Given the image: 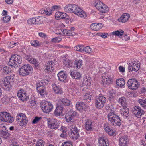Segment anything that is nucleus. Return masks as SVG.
I'll return each mask as SVG.
<instances>
[{"mask_svg": "<svg viewBox=\"0 0 146 146\" xmlns=\"http://www.w3.org/2000/svg\"><path fill=\"white\" fill-rule=\"evenodd\" d=\"M107 111L110 112L107 115L108 121L114 125L120 126L121 122L120 117L114 113V109L112 105L106 107Z\"/></svg>", "mask_w": 146, "mask_h": 146, "instance_id": "f257e3e1", "label": "nucleus"}, {"mask_svg": "<svg viewBox=\"0 0 146 146\" xmlns=\"http://www.w3.org/2000/svg\"><path fill=\"white\" fill-rule=\"evenodd\" d=\"M64 10L66 12L73 13L81 18H85L87 17L85 12L74 4H69L66 5L64 7Z\"/></svg>", "mask_w": 146, "mask_h": 146, "instance_id": "f03ea898", "label": "nucleus"}, {"mask_svg": "<svg viewBox=\"0 0 146 146\" xmlns=\"http://www.w3.org/2000/svg\"><path fill=\"white\" fill-rule=\"evenodd\" d=\"M32 67L29 64H25L19 70V74L22 76H26L31 74L32 72Z\"/></svg>", "mask_w": 146, "mask_h": 146, "instance_id": "7ed1b4c3", "label": "nucleus"}, {"mask_svg": "<svg viewBox=\"0 0 146 146\" xmlns=\"http://www.w3.org/2000/svg\"><path fill=\"white\" fill-rule=\"evenodd\" d=\"M42 110L44 113H48L51 111L53 108V105L48 101H43L40 104Z\"/></svg>", "mask_w": 146, "mask_h": 146, "instance_id": "20e7f679", "label": "nucleus"}, {"mask_svg": "<svg viewBox=\"0 0 146 146\" xmlns=\"http://www.w3.org/2000/svg\"><path fill=\"white\" fill-rule=\"evenodd\" d=\"M113 77L112 74H107L105 73L102 76V84L104 86H108L113 83Z\"/></svg>", "mask_w": 146, "mask_h": 146, "instance_id": "39448f33", "label": "nucleus"}, {"mask_svg": "<svg viewBox=\"0 0 146 146\" xmlns=\"http://www.w3.org/2000/svg\"><path fill=\"white\" fill-rule=\"evenodd\" d=\"M16 118L17 123L20 126L26 125L28 122L27 118L25 114L19 113L17 115Z\"/></svg>", "mask_w": 146, "mask_h": 146, "instance_id": "423d86ee", "label": "nucleus"}, {"mask_svg": "<svg viewBox=\"0 0 146 146\" xmlns=\"http://www.w3.org/2000/svg\"><path fill=\"white\" fill-rule=\"evenodd\" d=\"M95 5L96 9L102 13H106L109 11L108 7L100 1H96Z\"/></svg>", "mask_w": 146, "mask_h": 146, "instance_id": "0eeeda50", "label": "nucleus"}, {"mask_svg": "<svg viewBox=\"0 0 146 146\" xmlns=\"http://www.w3.org/2000/svg\"><path fill=\"white\" fill-rule=\"evenodd\" d=\"M22 59L20 56L17 54H13L9 59V64L11 66L20 64L22 62Z\"/></svg>", "mask_w": 146, "mask_h": 146, "instance_id": "6e6552de", "label": "nucleus"}, {"mask_svg": "<svg viewBox=\"0 0 146 146\" xmlns=\"http://www.w3.org/2000/svg\"><path fill=\"white\" fill-rule=\"evenodd\" d=\"M106 98L102 94H100L99 97L95 100V104L96 107L101 108H102L106 102Z\"/></svg>", "mask_w": 146, "mask_h": 146, "instance_id": "1a4fd4ad", "label": "nucleus"}, {"mask_svg": "<svg viewBox=\"0 0 146 146\" xmlns=\"http://www.w3.org/2000/svg\"><path fill=\"white\" fill-rule=\"evenodd\" d=\"M0 120L5 122L12 123L13 121V118L9 113L6 112H1Z\"/></svg>", "mask_w": 146, "mask_h": 146, "instance_id": "9d476101", "label": "nucleus"}, {"mask_svg": "<svg viewBox=\"0 0 146 146\" xmlns=\"http://www.w3.org/2000/svg\"><path fill=\"white\" fill-rule=\"evenodd\" d=\"M127 85L129 89L134 90L138 88L139 86V84L135 79H131L128 80Z\"/></svg>", "mask_w": 146, "mask_h": 146, "instance_id": "9b49d317", "label": "nucleus"}, {"mask_svg": "<svg viewBox=\"0 0 146 146\" xmlns=\"http://www.w3.org/2000/svg\"><path fill=\"white\" fill-rule=\"evenodd\" d=\"M13 78L10 76L6 77L4 78L1 84L2 88L5 89H7V88H8L9 89L10 86V82L11 79H12V80Z\"/></svg>", "mask_w": 146, "mask_h": 146, "instance_id": "f8f14e48", "label": "nucleus"}, {"mask_svg": "<svg viewBox=\"0 0 146 146\" xmlns=\"http://www.w3.org/2000/svg\"><path fill=\"white\" fill-rule=\"evenodd\" d=\"M134 114L137 118L141 117L142 114L144 113V111L139 106H135L132 110Z\"/></svg>", "mask_w": 146, "mask_h": 146, "instance_id": "ddd939ff", "label": "nucleus"}, {"mask_svg": "<svg viewBox=\"0 0 146 146\" xmlns=\"http://www.w3.org/2000/svg\"><path fill=\"white\" fill-rule=\"evenodd\" d=\"M76 112L72 110H70L66 113L65 116V119L67 122L69 123L71 121L72 119L75 116Z\"/></svg>", "mask_w": 146, "mask_h": 146, "instance_id": "4468645a", "label": "nucleus"}, {"mask_svg": "<svg viewBox=\"0 0 146 146\" xmlns=\"http://www.w3.org/2000/svg\"><path fill=\"white\" fill-rule=\"evenodd\" d=\"M129 142L128 136L124 135L120 137L119 139V143L120 146H127Z\"/></svg>", "mask_w": 146, "mask_h": 146, "instance_id": "2eb2a0df", "label": "nucleus"}, {"mask_svg": "<svg viewBox=\"0 0 146 146\" xmlns=\"http://www.w3.org/2000/svg\"><path fill=\"white\" fill-rule=\"evenodd\" d=\"M17 95L19 99L23 101H26L28 98L27 94L23 90H19L17 94Z\"/></svg>", "mask_w": 146, "mask_h": 146, "instance_id": "dca6fc26", "label": "nucleus"}, {"mask_svg": "<svg viewBox=\"0 0 146 146\" xmlns=\"http://www.w3.org/2000/svg\"><path fill=\"white\" fill-rule=\"evenodd\" d=\"M24 58L28 61L33 64L36 67L38 66L39 65V62L35 59L33 58L30 55H25Z\"/></svg>", "mask_w": 146, "mask_h": 146, "instance_id": "f3484780", "label": "nucleus"}, {"mask_svg": "<svg viewBox=\"0 0 146 146\" xmlns=\"http://www.w3.org/2000/svg\"><path fill=\"white\" fill-rule=\"evenodd\" d=\"M98 143L100 146H109L108 140L103 137L99 138Z\"/></svg>", "mask_w": 146, "mask_h": 146, "instance_id": "a211bd4d", "label": "nucleus"}, {"mask_svg": "<svg viewBox=\"0 0 146 146\" xmlns=\"http://www.w3.org/2000/svg\"><path fill=\"white\" fill-rule=\"evenodd\" d=\"M121 115L123 116L124 118H127L129 115V110L128 108L126 106L125 107H123L122 108L120 111Z\"/></svg>", "mask_w": 146, "mask_h": 146, "instance_id": "6ab92c4d", "label": "nucleus"}, {"mask_svg": "<svg viewBox=\"0 0 146 146\" xmlns=\"http://www.w3.org/2000/svg\"><path fill=\"white\" fill-rule=\"evenodd\" d=\"M86 106L85 104L83 102H78L76 105V109L80 111L84 110Z\"/></svg>", "mask_w": 146, "mask_h": 146, "instance_id": "aec40b11", "label": "nucleus"}, {"mask_svg": "<svg viewBox=\"0 0 146 146\" xmlns=\"http://www.w3.org/2000/svg\"><path fill=\"white\" fill-rule=\"evenodd\" d=\"M55 18L56 19H68L69 18L68 15L66 13L61 12H57L55 15Z\"/></svg>", "mask_w": 146, "mask_h": 146, "instance_id": "412c9836", "label": "nucleus"}, {"mask_svg": "<svg viewBox=\"0 0 146 146\" xmlns=\"http://www.w3.org/2000/svg\"><path fill=\"white\" fill-rule=\"evenodd\" d=\"M36 89L38 92L41 96L46 95V88L43 85L39 86H37Z\"/></svg>", "mask_w": 146, "mask_h": 146, "instance_id": "4be33fe9", "label": "nucleus"}, {"mask_svg": "<svg viewBox=\"0 0 146 146\" xmlns=\"http://www.w3.org/2000/svg\"><path fill=\"white\" fill-rule=\"evenodd\" d=\"M64 108L61 105H58L56 107L54 112V114L56 116H60L62 114Z\"/></svg>", "mask_w": 146, "mask_h": 146, "instance_id": "5701e85b", "label": "nucleus"}, {"mask_svg": "<svg viewBox=\"0 0 146 146\" xmlns=\"http://www.w3.org/2000/svg\"><path fill=\"white\" fill-rule=\"evenodd\" d=\"M130 18L129 15L127 13H124L121 16V17L119 18L118 21L119 22L125 23Z\"/></svg>", "mask_w": 146, "mask_h": 146, "instance_id": "b1692460", "label": "nucleus"}, {"mask_svg": "<svg viewBox=\"0 0 146 146\" xmlns=\"http://www.w3.org/2000/svg\"><path fill=\"white\" fill-rule=\"evenodd\" d=\"M102 27V24L100 23H94L90 25V28L92 30L96 31L100 29Z\"/></svg>", "mask_w": 146, "mask_h": 146, "instance_id": "393cba45", "label": "nucleus"}, {"mask_svg": "<svg viewBox=\"0 0 146 146\" xmlns=\"http://www.w3.org/2000/svg\"><path fill=\"white\" fill-rule=\"evenodd\" d=\"M92 121L90 119H87L85 121V128L87 131H91L92 129L93 125Z\"/></svg>", "mask_w": 146, "mask_h": 146, "instance_id": "a878e982", "label": "nucleus"}, {"mask_svg": "<svg viewBox=\"0 0 146 146\" xmlns=\"http://www.w3.org/2000/svg\"><path fill=\"white\" fill-rule=\"evenodd\" d=\"M52 86L53 90L55 94H60L62 93L61 89L59 85L54 84H52Z\"/></svg>", "mask_w": 146, "mask_h": 146, "instance_id": "bb28decb", "label": "nucleus"}, {"mask_svg": "<svg viewBox=\"0 0 146 146\" xmlns=\"http://www.w3.org/2000/svg\"><path fill=\"white\" fill-rule=\"evenodd\" d=\"M48 127L52 129H58L59 125L56 122H55L53 120L49 121L48 122Z\"/></svg>", "mask_w": 146, "mask_h": 146, "instance_id": "cd10ccee", "label": "nucleus"}, {"mask_svg": "<svg viewBox=\"0 0 146 146\" xmlns=\"http://www.w3.org/2000/svg\"><path fill=\"white\" fill-rule=\"evenodd\" d=\"M55 65L54 63L52 61H50L48 62L46 64V70L49 72L52 71L54 68Z\"/></svg>", "mask_w": 146, "mask_h": 146, "instance_id": "c85d7f7f", "label": "nucleus"}, {"mask_svg": "<svg viewBox=\"0 0 146 146\" xmlns=\"http://www.w3.org/2000/svg\"><path fill=\"white\" fill-rule=\"evenodd\" d=\"M59 80L61 81L64 82L67 78V75L63 71H61L59 72L57 74Z\"/></svg>", "mask_w": 146, "mask_h": 146, "instance_id": "c756f323", "label": "nucleus"}, {"mask_svg": "<svg viewBox=\"0 0 146 146\" xmlns=\"http://www.w3.org/2000/svg\"><path fill=\"white\" fill-rule=\"evenodd\" d=\"M30 43L34 47H39L42 46L43 43L36 40H32L30 41Z\"/></svg>", "mask_w": 146, "mask_h": 146, "instance_id": "7c9ffc66", "label": "nucleus"}, {"mask_svg": "<svg viewBox=\"0 0 146 146\" xmlns=\"http://www.w3.org/2000/svg\"><path fill=\"white\" fill-rule=\"evenodd\" d=\"M104 127L105 131L110 135H114L115 133L114 131L108 125H105Z\"/></svg>", "mask_w": 146, "mask_h": 146, "instance_id": "2f4dec72", "label": "nucleus"}, {"mask_svg": "<svg viewBox=\"0 0 146 146\" xmlns=\"http://www.w3.org/2000/svg\"><path fill=\"white\" fill-rule=\"evenodd\" d=\"M70 75L73 78L78 79L81 77L80 74L79 72L76 71L70 70Z\"/></svg>", "mask_w": 146, "mask_h": 146, "instance_id": "473e14b6", "label": "nucleus"}, {"mask_svg": "<svg viewBox=\"0 0 146 146\" xmlns=\"http://www.w3.org/2000/svg\"><path fill=\"white\" fill-rule=\"evenodd\" d=\"M118 103L121 105L123 107L126 106L127 102L125 98L124 97H121L119 98L117 101Z\"/></svg>", "mask_w": 146, "mask_h": 146, "instance_id": "72a5a7b5", "label": "nucleus"}, {"mask_svg": "<svg viewBox=\"0 0 146 146\" xmlns=\"http://www.w3.org/2000/svg\"><path fill=\"white\" fill-rule=\"evenodd\" d=\"M83 81L82 85L84 86H88L91 84V80H90V78L85 76L83 78Z\"/></svg>", "mask_w": 146, "mask_h": 146, "instance_id": "f704fd0d", "label": "nucleus"}, {"mask_svg": "<svg viewBox=\"0 0 146 146\" xmlns=\"http://www.w3.org/2000/svg\"><path fill=\"white\" fill-rule=\"evenodd\" d=\"M68 133L70 135L71 137L74 139H76L79 137V133L77 130L69 132Z\"/></svg>", "mask_w": 146, "mask_h": 146, "instance_id": "c9c22d12", "label": "nucleus"}, {"mask_svg": "<svg viewBox=\"0 0 146 146\" xmlns=\"http://www.w3.org/2000/svg\"><path fill=\"white\" fill-rule=\"evenodd\" d=\"M84 47L83 45L81 44L77 45L74 48V49L76 51L82 52H84Z\"/></svg>", "mask_w": 146, "mask_h": 146, "instance_id": "e433bc0d", "label": "nucleus"}, {"mask_svg": "<svg viewBox=\"0 0 146 146\" xmlns=\"http://www.w3.org/2000/svg\"><path fill=\"white\" fill-rule=\"evenodd\" d=\"M77 130V129L74 123H70L68 127L69 132Z\"/></svg>", "mask_w": 146, "mask_h": 146, "instance_id": "4c0bfd02", "label": "nucleus"}, {"mask_svg": "<svg viewBox=\"0 0 146 146\" xmlns=\"http://www.w3.org/2000/svg\"><path fill=\"white\" fill-rule=\"evenodd\" d=\"M116 84L120 86H123L125 83V82L124 79L121 78L119 79H117L116 80Z\"/></svg>", "mask_w": 146, "mask_h": 146, "instance_id": "58836bf2", "label": "nucleus"}, {"mask_svg": "<svg viewBox=\"0 0 146 146\" xmlns=\"http://www.w3.org/2000/svg\"><path fill=\"white\" fill-rule=\"evenodd\" d=\"M82 64V60H76L75 61L74 67L75 68H79L81 67Z\"/></svg>", "mask_w": 146, "mask_h": 146, "instance_id": "ea45409f", "label": "nucleus"}, {"mask_svg": "<svg viewBox=\"0 0 146 146\" xmlns=\"http://www.w3.org/2000/svg\"><path fill=\"white\" fill-rule=\"evenodd\" d=\"M131 64H133L132 66L134 69V71H137L139 68V64L138 63H137L135 61L131 62Z\"/></svg>", "mask_w": 146, "mask_h": 146, "instance_id": "a19ab883", "label": "nucleus"}, {"mask_svg": "<svg viewBox=\"0 0 146 146\" xmlns=\"http://www.w3.org/2000/svg\"><path fill=\"white\" fill-rule=\"evenodd\" d=\"M62 104L66 106H69L70 104V101L66 98H63L60 100Z\"/></svg>", "mask_w": 146, "mask_h": 146, "instance_id": "79ce46f5", "label": "nucleus"}, {"mask_svg": "<svg viewBox=\"0 0 146 146\" xmlns=\"http://www.w3.org/2000/svg\"><path fill=\"white\" fill-rule=\"evenodd\" d=\"M123 33L124 31L122 30H119L113 32L111 33L114 35L120 36L123 35Z\"/></svg>", "mask_w": 146, "mask_h": 146, "instance_id": "37998d69", "label": "nucleus"}, {"mask_svg": "<svg viewBox=\"0 0 146 146\" xmlns=\"http://www.w3.org/2000/svg\"><path fill=\"white\" fill-rule=\"evenodd\" d=\"M2 137L5 139H8L10 136V134L8 132L2 130L1 133Z\"/></svg>", "mask_w": 146, "mask_h": 146, "instance_id": "c03bdc74", "label": "nucleus"}, {"mask_svg": "<svg viewBox=\"0 0 146 146\" xmlns=\"http://www.w3.org/2000/svg\"><path fill=\"white\" fill-rule=\"evenodd\" d=\"M61 130H62V133L60 135V136L62 137H66V135L67 128L66 127L62 126L61 127Z\"/></svg>", "mask_w": 146, "mask_h": 146, "instance_id": "a18cd8bd", "label": "nucleus"}, {"mask_svg": "<svg viewBox=\"0 0 146 146\" xmlns=\"http://www.w3.org/2000/svg\"><path fill=\"white\" fill-rule=\"evenodd\" d=\"M84 52L85 51L86 53L89 54H92L93 53V51L92 48L89 46H86L85 47H84Z\"/></svg>", "mask_w": 146, "mask_h": 146, "instance_id": "49530a36", "label": "nucleus"}, {"mask_svg": "<svg viewBox=\"0 0 146 146\" xmlns=\"http://www.w3.org/2000/svg\"><path fill=\"white\" fill-rule=\"evenodd\" d=\"M36 24H40L43 22L42 17H36L35 18Z\"/></svg>", "mask_w": 146, "mask_h": 146, "instance_id": "de8ad7c7", "label": "nucleus"}, {"mask_svg": "<svg viewBox=\"0 0 146 146\" xmlns=\"http://www.w3.org/2000/svg\"><path fill=\"white\" fill-rule=\"evenodd\" d=\"M2 70L3 73L5 74H7L11 72L12 71L10 68L7 66L4 67L3 68Z\"/></svg>", "mask_w": 146, "mask_h": 146, "instance_id": "09e8293b", "label": "nucleus"}, {"mask_svg": "<svg viewBox=\"0 0 146 146\" xmlns=\"http://www.w3.org/2000/svg\"><path fill=\"white\" fill-rule=\"evenodd\" d=\"M64 35L67 36H72L74 35L73 33H72L70 30L64 29Z\"/></svg>", "mask_w": 146, "mask_h": 146, "instance_id": "8fccbe9b", "label": "nucleus"}, {"mask_svg": "<svg viewBox=\"0 0 146 146\" xmlns=\"http://www.w3.org/2000/svg\"><path fill=\"white\" fill-rule=\"evenodd\" d=\"M63 63L68 68L72 67V63L68 60H64Z\"/></svg>", "mask_w": 146, "mask_h": 146, "instance_id": "3c124183", "label": "nucleus"}, {"mask_svg": "<svg viewBox=\"0 0 146 146\" xmlns=\"http://www.w3.org/2000/svg\"><path fill=\"white\" fill-rule=\"evenodd\" d=\"M138 102L140 104L141 106L144 108L146 107V100H143L139 99Z\"/></svg>", "mask_w": 146, "mask_h": 146, "instance_id": "603ef678", "label": "nucleus"}, {"mask_svg": "<svg viewBox=\"0 0 146 146\" xmlns=\"http://www.w3.org/2000/svg\"><path fill=\"white\" fill-rule=\"evenodd\" d=\"M92 98L91 96L88 93H86L84 96V99L88 101V102H90Z\"/></svg>", "mask_w": 146, "mask_h": 146, "instance_id": "864d4df0", "label": "nucleus"}, {"mask_svg": "<svg viewBox=\"0 0 146 146\" xmlns=\"http://www.w3.org/2000/svg\"><path fill=\"white\" fill-rule=\"evenodd\" d=\"M98 35L104 38H107L109 36L108 34L106 33H98Z\"/></svg>", "mask_w": 146, "mask_h": 146, "instance_id": "5fc2aeb1", "label": "nucleus"}, {"mask_svg": "<svg viewBox=\"0 0 146 146\" xmlns=\"http://www.w3.org/2000/svg\"><path fill=\"white\" fill-rule=\"evenodd\" d=\"M63 32H64V29H59L56 30L55 33L57 34L63 35L64 33Z\"/></svg>", "mask_w": 146, "mask_h": 146, "instance_id": "6e6d98bb", "label": "nucleus"}, {"mask_svg": "<svg viewBox=\"0 0 146 146\" xmlns=\"http://www.w3.org/2000/svg\"><path fill=\"white\" fill-rule=\"evenodd\" d=\"M62 40V38L59 37H56L52 39L51 40V41L53 42H59L61 41Z\"/></svg>", "mask_w": 146, "mask_h": 146, "instance_id": "4d7b16f0", "label": "nucleus"}, {"mask_svg": "<svg viewBox=\"0 0 146 146\" xmlns=\"http://www.w3.org/2000/svg\"><path fill=\"white\" fill-rule=\"evenodd\" d=\"M10 19V17L9 16H7L3 17V21L4 23H6L8 22Z\"/></svg>", "mask_w": 146, "mask_h": 146, "instance_id": "13d9d810", "label": "nucleus"}, {"mask_svg": "<svg viewBox=\"0 0 146 146\" xmlns=\"http://www.w3.org/2000/svg\"><path fill=\"white\" fill-rule=\"evenodd\" d=\"M36 146H44V142L43 140H39L36 143Z\"/></svg>", "mask_w": 146, "mask_h": 146, "instance_id": "bf43d9fd", "label": "nucleus"}, {"mask_svg": "<svg viewBox=\"0 0 146 146\" xmlns=\"http://www.w3.org/2000/svg\"><path fill=\"white\" fill-rule=\"evenodd\" d=\"M35 18H33L29 19L27 21L28 24H36Z\"/></svg>", "mask_w": 146, "mask_h": 146, "instance_id": "052dcab7", "label": "nucleus"}, {"mask_svg": "<svg viewBox=\"0 0 146 146\" xmlns=\"http://www.w3.org/2000/svg\"><path fill=\"white\" fill-rule=\"evenodd\" d=\"M115 94L114 90H112L109 91L108 95L110 98H112L114 96Z\"/></svg>", "mask_w": 146, "mask_h": 146, "instance_id": "680f3d73", "label": "nucleus"}, {"mask_svg": "<svg viewBox=\"0 0 146 146\" xmlns=\"http://www.w3.org/2000/svg\"><path fill=\"white\" fill-rule=\"evenodd\" d=\"M41 119L40 117H36L35 119H33L32 122L33 124H35L37 123Z\"/></svg>", "mask_w": 146, "mask_h": 146, "instance_id": "e2e57ef3", "label": "nucleus"}, {"mask_svg": "<svg viewBox=\"0 0 146 146\" xmlns=\"http://www.w3.org/2000/svg\"><path fill=\"white\" fill-rule=\"evenodd\" d=\"M61 146H72V145L71 143L67 142L63 143Z\"/></svg>", "mask_w": 146, "mask_h": 146, "instance_id": "0e129e2a", "label": "nucleus"}, {"mask_svg": "<svg viewBox=\"0 0 146 146\" xmlns=\"http://www.w3.org/2000/svg\"><path fill=\"white\" fill-rule=\"evenodd\" d=\"M133 64H131V63H130L128 66V70L129 71V72H131L133 71H134V69L133 67H132Z\"/></svg>", "mask_w": 146, "mask_h": 146, "instance_id": "69168bd1", "label": "nucleus"}, {"mask_svg": "<svg viewBox=\"0 0 146 146\" xmlns=\"http://www.w3.org/2000/svg\"><path fill=\"white\" fill-rule=\"evenodd\" d=\"M46 11L45 13L46 14V15L48 16H49L52 14V10L50 9H46Z\"/></svg>", "mask_w": 146, "mask_h": 146, "instance_id": "338daca9", "label": "nucleus"}, {"mask_svg": "<svg viewBox=\"0 0 146 146\" xmlns=\"http://www.w3.org/2000/svg\"><path fill=\"white\" fill-rule=\"evenodd\" d=\"M37 101L35 100H34L31 101V105L32 106H36L37 104Z\"/></svg>", "mask_w": 146, "mask_h": 146, "instance_id": "774afa93", "label": "nucleus"}]
</instances>
